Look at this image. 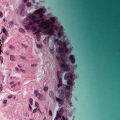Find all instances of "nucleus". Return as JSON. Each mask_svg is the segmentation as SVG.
I'll list each match as a JSON object with an SVG mask.
<instances>
[{"label": "nucleus", "instance_id": "nucleus-35", "mask_svg": "<svg viewBox=\"0 0 120 120\" xmlns=\"http://www.w3.org/2000/svg\"><path fill=\"white\" fill-rule=\"evenodd\" d=\"M36 45L37 47L38 48L40 49L42 48V47H41L40 45L39 44H37Z\"/></svg>", "mask_w": 120, "mask_h": 120}, {"label": "nucleus", "instance_id": "nucleus-28", "mask_svg": "<svg viewBox=\"0 0 120 120\" xmlns=\"http://www.w3.org/2000/svg\"><path fill=\"white\" fill-rule=\"evenodd\" d=\"M62 35V33L60 31H59L57 34V35L59 37H60Z\"/></svg>", "mask_w": 120, "mask_h": 120}, {"label": "nucleus", "instance_id": "nucleus-34", "mask_svg": "<svg viewBox=\"0 0 120 120\" xmlns=\"http://www.w3.org/2000/svg\"><path fill=\"white\" fill-rule=\"evenodd\" d=\"M3 87L1 84L0 85V91H1L2 90Z\"/></svg>", "mask_w": 120, "mask_h": 120}, {"label": "nucleus", "instance_id": "nucleus-53", "mask_svg": "<svg viewBox=\"0 0 120 120\" xmlns=\"http://www.w3.org/2000/svg\"><path fill=\"white\" fill-rule=\"evenodd\" d=\"M36 65L35 64H32L31 65V66L32 67H34L36 66Z\"/></svg>", "mask_w": 120, "mask_h": 120}, {"label": "nucleus", "instance_id": "nucleus-46", "mask_svg": "<svg viewBox=\"0 0 120 120\" xmlns=\"http://www.w3.org/2000/svg\"><path fill=\"white\" fill-rule=\"evenodd\" d=\"M21 71L22 72H23V73H26V72L25 70H23L22 69H21Z\"/></svg>", "mask_w": 120, "mask_h": 120}, {"label": "nucleus", "instance_id": "nucleus-52", "mask_svg": "<svg viewBox=\"0 0 120 120\" xmlns=\"http://www.w3.org/2000/svg\"><path fill=\"white\" fill-rule=\"evenodd\" d=\"M12 95H10V96H8V98L9 99L11 98L12 97Z\"/></svg>", "mask_w": 120, "mask_h": 120}, {"label": "nucleus", "instance_id": "nucleus-55", "mask_svg": "<svg viewBox=\"0 0 120 120\" xmlns=\"http://www.w3.org/2000/svg\"><path fill=\"white\" fill-rule=\"evenodd\" d=\"M7 102V101L6 100H5L4 101L3 103L4 104H5Z\"/></svg>", "mask_w": 120, "mask_h": 120}, {"label": "nucleus", "instance_id": "nucleus-36", "mask_svg": "<svg viewBox=\"0 0 120 120\" xmlns=\"http://www.w3.org/2000/svg\"><path fill=\"white\" fill-rule=\"evenodd\" d=\"M2 31L4 33L7 31L6 30L5 28H4L2 29Z\"/></svg>", "mask_w": 120, "mask_h": 120}, {"label": "nucleus", "instance_id": "nucleus-59", "mask_svg": "<svg viewBox=\"0 0 120 120\" xmlns=\"http://www.w3.org/2000/svg\"><path fill=\"white\" fill-rule=\"evenodd\" d=\"M42 31L40 29H38V31H37L38 33L41 32Z\"/></svg>", "mask_w": 120, "mask_h": 120}, {"label": "nucleus", "instance_id": "nucleus-57", "mask_svg": "<svg viewBox=\"0 0 120 120\" xmlns=\"http://www.w3.org/2000/svg\"><path fill=\"white\" fill-rule=\"evenodd\" d=\"M1 39L2 40V41L3 42L4 41V38L3 37H1Z\"/></svg>", "mask_w": 120, "mask_h": 120}, {"label": "nucleus", "instance_id": "nucleus-40", "mask_svg": "<svg viewBox=\"0 0 120 120\" xmlns=\"http://www.w3.org/2000/svg\"><path fill=\"white\" fill-rule=\"evenodd\" d=\"M31 3H28L27 4V6H30L31 5Z\"/></svg>", "mask_w": 120, "mask_h": 120}, {"label": "nucleus", "instance_id": "nucleus-3", "mask_svg": "<svg viewBox=\"0 0 120 120\" xmlns=\"http://www.w3.org/2000/svg\"><path fill=\"white\" fill-rule=\"evenodd\" d=\"M54 42L55 43H56L58 45H59L60 46H62L63 45L64 47V48H66V43L65 42H62L61 40H59L57 39H56L54 40Z\"/></svg>", "mask_w": 120, "mask_h": 120}, {"label": "nucleus", "instance_id": "nucleus-58", "mask_svg": "<svg viewBox=\"0 0 120 120\" xmlns=\"http://www.w3.org/2000/svg\"><path fill=\"white\" fill-rule=\"evenodd\" d=\"M20 57L21 58H22L23 59H25V57H23V56H20Z\"/></svg>", "mask_w": 120, "mask_h": 120}, {"label": "nucleus", "instance_id": "nucleus-19", "mask_svg": "<svg viewBox=\"0 0 120 120\" xmlns=\"http://www.w3.org/2000/svg\"><path fill=\"white\" fill-rule=\"evenodd\" d=\"M50 20L53 23H54L55 21V18L54 17H52L50 19Z\"/></svg>", "mask_w": 120, "mask_h": 120}, {"label": "nucleus", "instance_id": "nucleus-62", "mask_svg": "<svg viewBox=\"0 0 120 120\" xmlns=\"http://www.w3.org/2000/svg\"><path fill=\"white\" fill-rule=\"evenodd\" d=\"M24 2V3H26L27 2V0H23Z\"/></svg>", "mask_w": 120, "mask_h": 120}, {"label": "nucleus", "instance_id": "nucleus-44", "mask_svg": "<svg viewBox=\"0 0 120 120\" xmlns=\"http://www.w3.org/2000/svg\"><path fill=\"white\" fill-rule=\"evenodd\" d=\"M3 13L1 12H0V17L1 18L3 16Z\"/></svg>", "mask_w": 120, "mask_h": 120}, {"label": "nucleus", "instance_id": "nucleus-24", "mask_svg": "<svg viewBox=\"0 0 120 120\" xmlns=\"http://www.w3.org/2000/svg\"><path fill=\"white\" fill-rule=\"evenodd\" d=\"M31 29L33 30L34 31H36L37 30L36 27L35 26H33L31 28Z\"/></svg>", "mask_w": 120, "mask_h": 120}, {"label": "nucleus", "instance_id": "nucleus-33", "mask_svg": "<svg viewBox=\"0 0 120 120\" xmlns=\"http://www.w3.org/2000/svg\"><path fill=\"white\" fill-rule=\"evenodd\" d=\"M24 115L26 117H28L29 116L28 113L27 112L24 113Z\"/></svg>", "mask_w": 120, "mask_h": 120}, {"label": "nucleus", "instance_id": "nucleus-39", "mask_svg": "<svg viewBox=\"0 0 120 120\" xmlns=\"http://www.w3.org/2000/svg\"><path fill=\"white\" fill-rule=\"evenodd\" d=\"M0 59L1 61V64H2V63L3 62V59L2 57L1 56H0Z\"/></svg>", "mask_w": 120, "mask_h": 120}, {"label": "nucleus", "instance_id": "nucleus-38", "mask_svg": "<svg viewBox=\"0 0 120 120\" xmlns=\"http://www.w3.org/2000/svg\"><path fill=\"white\" fill-rule=\"evenodd\" d=\"M1 42H0V54L1 53V46H2V44H1Z\"/></svg>", "mask_w": 120, "mask_h": 120}, {"label": "nucleus", "instance_id": "nucleus-64", "mask_svg": "<svg viewBox=\"0 0 120 120\" xmlns=\"http://www.w3.org/2000/svg\"><path fill=\"white\" fill-rule=\"evenodd\" d=\"M38 33V32L37 31L36 32H35V33H34V34H37Z\"/></svg>", "mask_w": 120, "mask_h": 120}, {"label": "nucleus", "instance_id": "nucleus-48", "mask_svg": "<svg viewBox=\"0 0 120 120\" xmlns=\"http://www.w3.org/2000/svg\"><path fill=\"white\" fill-rule=\"evenodd\" d=\"M29 109L30 111H31L32 110V108L31 106H30V105H29Z\"/></svg>", "mask_w": 120, "mask_h": 120}, {"label": "nucleus", "instance_id": "nucleus-12", "mask_svg": "<svg viewBox=\"0 0 120 120\" xmlns=\"http://www.w3.org/2000/svg\"><path fill=\"white\" fill-rule=\"evenodd\" d=\"M56 100L57 101L59 104L61 105H62L64 104L63 101L60 99L58 98H56Z\"/></svg>", "mask_w": 120, "mask_h": 120}, {"label": "nucleus", "instance_id": "nucleus-21", "mask_svg": "<svg viewBox=\"0 0 120 120\" xmlns=\"http://www.w3.org/2000/svg\"><path fill=\"white\" fill-rule=\"evenodd\" d=\"M34 21H31L29 22L28 24V25L30 26H32L34 25Z\"/></svg>", "mask_w": 120, "mask_h": 120}, {"label": "nucleus", "instance_id": "nucleus-63", "mask_svg": "<svg viewBox=\"0 0 120 120\" xmlns=\"http://www.w3.org/2000/svg\"><path fill=\"white\" fill-rule=\"evenodd\" d=\"M14 83V82H10V85H11V84H13Z\"/></svg>", "mask_w": 120, "mask_h": 120}, {"label": "nucleus", "instance_id": "nucleus-8", "mask_svg": "<svg viewBox=\"0 0 120 120\" xmlns=\"http://www.w3.org/2000/svg\"><path fill=\"white\" fill-rule=\"evenodd\" d=\"M70 87L69 86H65L63 87V90L62 89H61L59 91V93L61 92L62 94V96H63L64 95V91L63 90H65L66 89H67L68 90H70Z\"/></svg>", "mask_w": 120, "mask_h": 120}, {"label": "nucleus", "instance_id": "nucleus-5", "mask_svg": "<svg viewBox=\"0 0 120 120\" xmlns=\"http://www.w3.org/2000/svg\"><path fill=\"white\" fill-rule=\"evenodd\" d=\"M60 47L58 50L59 53H67L68 52V49L66 48H64L61 46H60Z\"/></svg>", "mask_w": 120, "mask_h": 120}, {"label": "nucleus", "instance_id": "nucleus-27", "mask_svg": "<svg viewBox=\"0 0 120 120\" xmlns=\"http://www.w3.org/2000/svg\"><path fill=\"white\" fill-rule=\"evenodd\" d=\"M33 99L31 98H30L29 99V102L30 104L31 105H33Z\"/></svg>", "mask_w": 120, "mask_h": 120}, {"label": "nucleus", "instance_id": "nucleus-56", "mask_svg": "<svg viewBox=\"0 0 120 120\" xmlns=\"http://www.w3.org/2000/svg\"><path fill=\"white\" fill-rule=\"evenodd\" d=\"M4 33L5 34V35H6V36H7L8 35V32L7 31L5 32H4Z\"/></svg>", "mask_w": 120, "mask_h": 120}, {"label": "nucleus", "instance_id": "nucleus-41", "mask_svg": "<svg viewBox=\"0 0 120 120\" xmlns=\"http://www.w3.org/2000/svg\"><path fill=\"white\" fill-rule=\"evenodd\" d=\"M62 83H60L59 84H58L57 87L58 88H59L60 86H62Z\"/></svg>", "mask_w": 120, "mask_h": 120}, {"label": "nucleus", "instance_id": "nucleus-60", "mask_svg": "<svg viewBox=\"0 0 120 120\" xmlns=\"http://www.w3.org/2000/svg\"><path fill=\"white\" fill-rule=\"evenodd\" d=\"M39 35L38 34L36 35V37H37V39L38 38V37H39Z\"/></svg>", "mask_w": 120, "mask_h": 120}, {"label": "nucleus", "instance_id": "nucleus-22", "mask_svg": "<svg viewBox=\"0 0 120 120\" xmlns=\"http://www.w3.org/2000/svg\"><path fill=\"white\" fill-rule=\"evenodd\" d=\"M62 57H61V55H57L56 56V59L58 60H60V59H61L62 58Z\"/></svg>", "mask_w": 120, "mask_h": 120}, {"label": "nucleus", "instance_id": "nucleus-6", "mask_svg": "<svg viewBox=\"0 0 120 120\" xmlns=\"http://www.w3.org/2000/svg\"><path fill=\"white\" fill-rule=\"evenodd\" d=\"M36 18L37 17L36 16L33 15L32 14H29L27 15V17L26 19V21H29L33 20Z\"/></svg>", "mask_w": 120, "mask_h": 120}, {"label": "nucleus", "instance_id": "nucleus-29", "mask_svg": "<svg viewBox=\"0 0 120 120\" xmlns=\"http://www.w3.org/2000/svg\"><path fill=\"white\" fill-rule=\"evenodd\" d=\"M48 87L47 86H45L43 88V90L45 91H47L48 89Z\"/></svg>", "mask_w": 120, "mask_h": 120}, {"label": "nucleus", "instance_id": "nucleus-1", "mask_svg": "<svg viewBox=\"0 0 120 120\" xmlns=\"http://www.w3.org/2000/svg\"><path fill=\"white\" fill-rule=\"evenodd\" d=\"M41 21L42 22L41 24L38 25V26L40 28H43L45 29H47L49 28V24L50 23V21L49 20H46L45 21L44 19H42Z\"/></svg>", "mask_w": 120, "mask_h": 120}, {"label": "nucleus", "instance_id": "nucleus-31", "mask_svg": "<svg viewBox=\"0 0 120 120\" xmlns=\"http://www.w3.org/2000/svg\"><path fill=\"white\" fill-rule=\"evenodd\" d=\"M9 47L10 49L12 50H14L15 49L14 47L11 45H10Z\"/></svg>", "mask_w": 120, "mask_h": 120}, {"label": "nucleus", "instance_id": "nucleus-49", "mask_svg": "<svg viewBox=\"0 0 120 120\" xmlns=\"http://www.w3.org/2000/svg\"><path fill=\"white\" fill-rule=\"evenodd\" d=\"M16 84H13V85H12L11 86V88H12L14 87H15L16 86Z\"/></svg>", "mask_w": 120, "mask_h": 120}, {"label": "nucleus", "instance_id": "nucleus-32", "mask_svg": "<svg viewBox=\"0 0 120 120\" xmlns=\"http://www.w3.org/2000/svg\"><path fill=\"white\" fill-rule=\"evenodd\" d=\"M25 28L27 30H29L30 29L29 27L25 25Z\"/></svg>", "mask_w": 120, "mask_h": 120}, {"label": "nucleus", "instance_id": "nucleus-23", "mask_svg": "<svg viewBox=\"0 0 120 120\" xmlns=\"http://www.w3.org/2000/svg\"><path fill=\"white\" fill-rule=\"evenodd\" d=\"M65 96L66 98L68 97L69 95V92H66L65 94Z\"/></svg>", "mask_w": 120, "mask_h": 120}, {"label": "nucleus", "instance_id": "nucleus-61", "mask_svg": "<svg viewBox=\"0 0 120 120\" xmlns=\"http://www.w3.org/2000/svg\"><path fill=\"white\" fill-rule=\"evenodd\" d=\"M15 69L16 70H17V71H18L19 70V69L17 67H16L15 68Z\"/></svg>", "mask_w": 120, "mask_h": 120}, {"label": "nucleus", "instance_id": "nucleus-54", "mask_svg": "<svg viewBox=\"0 0 120 120\" xmlns=\"http://www.w3.org/2000/svg\"><path fill=\"white\" fill-rule=\"evenodd\" d=\"M58 27L56 26H55L53 28V29H55L56 30H57L58 29Z\"/></svg>", "mask_w": 120, "mask_h": 120}, {"label": "nucleus", "instance_id": "nucleus-50", "mask_svg": "<svg viewBox=\"0 0 120 120\" xmlns=\"http://www.w3.org/2000/svg\"><path fill=\"white\" fill-rule=\"evenodd\" d=\"M49 115L51 116L52 114V113L51 111V110H49Z\"/></svg>", "mask_w": 120, "mask_h": 120}, {"label": "nucleus", "instance_id": "nucleus-51", "mask_svg": "<svg viewBox=\"0 0 120 120\" xmlns=\"http://www.w3.org/2000/svg\"><path fill=\"white\" fill-rule=\"evenodd\" d=\"M61 55V57H65V54H62Z\"/></svg>", "mask_w": 120, "mask_h": 120}, {"label": "nucleus", "instance_id": "nucleus-26", "mask_svg": "<svg viewBox=\"0 0 120 120\" xmlns=\"http://www.w3.org/2000/svg\"><path fill=\"white\" fill-rule=\"evenodd\" d=\"M14 56L13 55H11L10 56V59L11 60H14Z\"/></svg>", "mask_w": 120, "mask_h": 120}, {"label": "nucleus", "instance_id": "nucleus-42", "mask_svg": "<svg viewBox=\"0 0 120 120\" xmlns=\"http://www.w3.org/2000/svg\"><path fill=\"white\" fill-rule=\"evenodd\" d=\"M62 79L61 78H60L59 79V82L60 83H62Z\"/></svg>", "mask_w": 120, "mask_h": 120}, {"label": "nucleus", "instance_id": "nucleus-20", "mask_svg": "<svg viewBox=\"0 0 120 120\" xmlns=\"http://www.w3.org/2000/svg\"><path fill=\"white\" fill-rule=\"evenodd\" d=\"M34 23H37L38 24L40 23L41 22V20H34Z\"/></svg>", "mask_w": 120, "mask_h": 120}, {"label": "nucleus", "instance_id": "nucleus-2", "mask_svg": "<svg viewBox=\"0 0 120 120\" xmlns=\"http://www.w3.org/2000/svg\"><path fill=\"white\" fill-rule=\"evenodd\" d=\"M61 59L63 63H61V64L60 67L62 69H64L65 71H68L69 69V68L68 65L65 64V60L63 59V57Z\"/></svg>", "mask_w": 120, "mask_h": 120}, {"label": "nucleus", "instance_id": "nucleus-7", "mask_svg": "<svg viewBox=\"0 0 120 120\" xmlns=\"http://www.w3.org/2000/svg\"><path fill=\"white\" fill-rule=\"evenodd\" d=\"M69 78H70V80H72L73 79L72 75L70 73H66L65 74L64 77V79L65 80H67Z\"/></svg>", "mask_w": 120, "mask_h": 120}, {"label": "nucleus", "instance_id": "nucleus-15", "mask_svg": "<svg viewBox=\"0 0 120 120\" xmlns=\"http://www.w3.org/2000/svg\"><path fill=\"white\" fill-rule=\"evenodd\" d=\"M67 83L68 85L71 86L72 85V80H68L67 81Z\"/></svg>", "mask_w": 120, "mask_h": 120}, {"label": "nucleus", "instance_id": "nucleus-17", "mask_svg": "<svg viewBox=\"0 0 120 120\" xmlns=\"http://www.w3.org/2000/svg\"><path fill=\"white\" fill-rule=\"evenodd\" d=\"M37 98H38V99L39 100H42L44 99V97L43 95L41 94H40V96L39 97Z\"/></svg>", "mask_w": 120, "mask_h": 120}, {"label": "nucleus", "instance_id": "nucleus-37", "mask_svg": "<svg viewBox=\"0 0 120 120\" xmlns=\"http://www.w3.org/2000/svg\"><path fill=\"white\" fill-rule=\"evenodd\" d=\"M74 59V56L72 55H70V59Z\"/></svg>", "mask_w": 120, "mask_h": 120}, {"label": "nucleus", "instance_id": "nucleus-11", "mask_svg": "<svg viewBox=\"0 0 120 120\" xmlns=\"http://www.w3.org/2000/svg\"><path fill=\"white\" fill-rule=\"evenodd\" d=\"M34 93L35 96L37 98L39 97L41 94L39 93V91L37 90H34Z\"/></svg>", "mask_w": 120, "mask_h": 120}, {"label": "nucleus", "instance_id": "nucleus-10", "mask_svg": "<svg viewBox=\"0 0 120 120\" xmlns=\"http://www.w3.org/2000/svg\"><path fill=\"white\" fill-rule=\"evenodd\" d=\"M24 5L23 4H22V5L20 6L19 10L20 11V15H24Z\"/></svg>", "mask_w": 120, "mask_h": 120}, {"label": "nucleus", "instance_id": "nucleus-9", "mask_svg": "<svg viewBox=\"0 0 120 120\" xmlns=\"http://www.w3.org/2000/svg\"><path fill=\"white\" fill-rule=\"evenodd\" d=\"M63 113V111L61 110L57 111V112L56 116L55 118V120H58V118H61Z\"/></svg>", "mask_w": 120, "mask_h": 120}, {"label": "nucleus", "instance_id": "nucleus-25", "mask_svg": "<svg viewBox=\"0 0 120 120\" xmlns=\"http://www.w3.org/2000/svg\"><path fill=\"white\" fill-rule=\"evenodd\" d=\"M49 94L50 97H53L54 96V94L53 92H49Z\"/></svg>", "mask_w": 120, "mask_h": 120}, {"label": "nucleus", "instance_id": "nucleus-45", "mask_svg": "<svg viewBox=\"0 0 120 120\" xmlns=\"http://www.w3.org/2000/svg\"><path fill=\"white\" fill-rule=\"evenodd\" d=\"M60 72L59 71H57V77L58 78H59L60 77V75H59V73Z\"/></svg>", "mask_w": 120, "mask_h": 120}, {"label": "nucleus", "instance_id": "nucleus-30", "mask_svg": "<svg viewBox=\"0 0 120 120\" xmlns=\"http://www.w3.org/2000/svg\"><path fill=\"white\" fill-rule=\"evenodd\" d=\"M71 61L72 64H74L75 62V60L74 59H70Z\"/></svg>", "mask_w": 120, "mask_h": 120}, {"label": "nucleus", "instance_id": "nucleus-18", "mask_svg": "<svg viewBox=\"0 0 120 120\" xmlns=\"http://www.w3.org/2000/svg\"><path fill=\"white\" fill-rule=\"evenodd\" d=\"M19 30V32H21L22 33H25V30L22 28H20Z\"/></svg>", "mask_w": 120, "mask_h": 120}, {"label": "nucleus", "instance_id": "nucleus-14", "mask_svg": "<svg viewBox=\"0 0 120 120\" xmlns=\"http://www.w3.org/2000/svg\"><path fill=\"white\" fill-rule=\"evenodd\" d=\"M36 108H37L38 109L39 112L41 113V111L40 109L38 103L37 102H35V105Z\"/></svg>", "mask_w": 120, "mask_h": 120}, {"label": "nucleus", "instance_id": "nucleus-4", "mask_svg": "<svg viewBox=\"0 0 120 120\" xmlns=\"http://www.w3.org/2000/svg\"><path fill=\"white\" fill-rule=\"evenodd\" d=\"M44 11V9L43 8H41L39 9V10H37L34 12V14H39L40 15V17L41 18L44 16L43 14V12Z\"/></svg>", "mask_w": 120, "mask_h": 120}, {"label": "nucleus", "instance_id": "nucleus-13", "mask_svg": "<svg viewBox=\"0 0 120 120\" xmlns=\"http://www.w3.org/2000/svg\"><path fill=\"white\" fill-rule=\"evenodd\" d=\"M46 33L50 35H53L54 33V31L52 29H49L48 31H46Z\"/></svg>", "mask_w": 120, "mask_h": 120}, {"label": "nucleus", "instance_id": "nucleus-43", "mask_svg": "<svg viewBox=\"0 0 120 120\" xmlns=\"http://www.w3.org/2000/svg\"><path fill=\"white\" fill-rule=\"evenodd\" d=\"M38 109H37V108H36L35 109H34L33 110L32 113L35 112H36V110H37Z\"/></svg>", "mask_w": 120, "mask_h": 120}, {"label": "nucleus", "instance_id": "nucleus-16", "mask_svg": "<svg viewBox=\"0 0 120 120\" xmlns=\"http://www.w3.org/2000/svg\"><path fill=\"white\" fill-rule=\"evenodd\" d=\"M14 23L12 21H11L8 22V24L9 28H11L13 26Z\"/></svg>", "mask_w": 120, "mask_h": 120}, {"label": "nucleus", "instance_id": "nucleus-47", "mask_svg": "<svg viewBox=\"0 0 120 120\" xmlns=\"http://www.w3.org/2000/svg\"><path fill=\"white\" fill-rule=\"evenodd\" d=\"M61 120H68L67 119H65L64 116H63L62 117V119Z\"/></svg>", "mask_w": 120, "mask_h": 120}]
</instances>
